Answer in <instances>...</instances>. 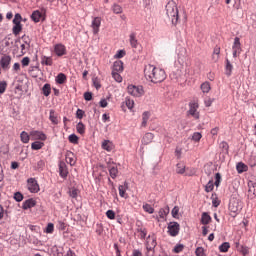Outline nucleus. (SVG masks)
Here are the masks:
<instances>
[{
    "label": "nucleus",
    "mask_w": 256,
    "mask_h": 256,
    "mask_svg": "<svg viewBox=\"0 0 256 256\" xmlns=\"http://www.w3.org/2000/svg\"><path fill=\"white\" fill-rule=\"evenodd\" d=\"M144 77L151 83H163L164 79H167L165 70L148 64L144 68Z\"/></svg>",
    "instance_id": "1"
},
{
    "label": "nucleus",
    "mask_w": 256,
    "mask_h": 256,
    "mask_svg": "<svg viewBox=\"0 0 256 256\" xmlns=\"http://www.w3.org/2000/svg\"><path fill=\"white\" fill-rule=\"evenodd\" d=\"M166 15L171 19L172 25H177L179 23V8H177V3L170 0L166 4Z\"/></svg>",
    "instance_id": "2"
},
{
    "label": "nucleus",
    "mask_w": 256,
    "mask_h": 256,
    "mask_svg": "<svg viewBox=\"0 0 256 256\" xmlns=\"http://www.w3.org/2000/svg\"><path fill=\"white\" fill-rule=\"evenodd\" d=\"M188 111L186 112L187 117H193L196 121L200 119L201 113L198 112L199 109V100H191L188 104Z\"/></svg>",
    "instance_id": "3"
},
{
    "label": "nucleus",
    "mask_w": 256,
    "mask_h": 256,
    "mask_svg": "<svg viewBox=\"0 0 256 256\" xmlns=\"http://www.w3.org/2000/svg\"><path fill=\"white\" fill-rule=\"evenodd\" d=\"M52 53H54L56 57H65V55H67V46L63 43H56L53 45Z\"/></svg>",
    "instance_id": "4"
},
{
    "label": "nucleus",
    "mask_w": 256,
    "mask_h": 256,
    "mask_svg": "<svg viewBox=\"0 0 256 256\" xmlns=\"http://www.w3.org/2000/svg\"><path fill=\"white\" fill-rule=\"evenodd\" d=\"M127 91L129 95H132V97H143V95L145 94L143 86L129 85L127 87Z\"/></svg>",
    "instance_id": "5"
},
{
    "label": "nucleus",
    "mask_w": 256,
    "mask_h": 256,
    "mask_svg": "<svg viewBox=\"0 0 256 256\" xmlns=\"http://www.w3.org/2000/svg\"><path fill=\"white\" fill-rule=\"evenodd\" d=\"M167 229V233L170 237H177V235H179V231H181V225H179L178 222H170Z\"/></svg>",
    "instance_id": "6"
},
{
    "label": "nucleus",
    "mask_w": 256,
    "mask_h": 256,
    "mask_svg": "<svg viewBox=\"0 0 256 256\" xmlns=\"http://www.w3.org/2000/svg\"><path fill=\"white\" fill-rule=\"evenodd\" d=\"M27 189L30 193H38L41 191V188L39 187V183L35 178L27 179Z\"/></svg>",
    "instance_id": "7"
},
{
    "label": "nucleus",
    "mask_w": 256,
    "mask_h": 256,
    "mask_svg": "<svg viewBox=\"0 0 256 256\" xmlns=\"http://www.w3.org/2000/svg\"><path fill=\"white\" fill-rule=\"evenodd\" d=\"M11 61H12L11 56L7 54L2 55L0 59L1 69H3V71H9V69H11Z\"/></svg>",
    "instance_id": "8"
},
{
    "label": "nucleus",
    "mask_w": 256,
    "mask_h": 256,
    "mask_svg": "<svg viewBox=\"0 0 256 256\" xmlns=\"http://www.w3.org/2000/svg\"><path fill=\"white\" fill-rule=\"evenodd\" d=\"M30 137H32L33 141H47V134L39 130H32Z\"/></svg>",
    "instance_id": "9"
},
{
    "label": "nucleus",
    "mask_w": 256,
    "mask_h": 256,
    "mask_svg": "<svg viewBox=\"0 0 256 256\" xmlns=\"http://www.w3.org/2000/svg\"><path fill=\"white\" fill-rule=\"evenodd\" d=\"M59 167V175L62 179H67L69 177V168L65 161H60L58 164Z\"/></svg>",
    "instance_id": "10"
},
{
    "label": "nucleus",
    "mask_w": 256,
    "mask_h": 256,
    "mask_svg": "<svg viewBox=\"0 0 256 256\" xmlns=\"http://www.w3.org/2000/svg\"><path fill=\"white\" fill-rule=\"evenodd\" d=\"M100 27H101V17H94L91 24L93 35H99Z\"/></svg>",
    "instance_id": "11"
},
{
    "label": "nucleus",
    "mask_w": 256,
    "mask_h": 256,
    "mask_svg": "<svg viewBox=\"0 0 256 256\" xmlns=\"http://www.w3.org/2000/svg\"><path fill=\"white\" fill-rule=\"evenodd\" d=\"M65 160H66V163H68V165H70L71 167H74V165L77 163V159L75 158V153L69 150L66 151Z\"/></svg>",
    "instance_id": "12"
},
{
    "label": "nucleus",
    "mask_w": 256,
    "mask_h": 256,
    "mask_svg": "<svg viewBox=\"0 0 256 256\" xmlns=\"http://www.w3.org/2000/svg\"><path fill=\"white\" fill-rule=\"evenodd\" d=\"M123 61L117 60L112 65V72L114 73H123L124 71Z\"/></svg>",
    "instance_id": "13"
},
{
    "label": "nucleus",
    "mask_w": 256,
    "mask_h": 256,
    "mask_svg": "<svg viewBox=\"0 0 256 256\" xmlns=\"http://www.w3.org/2000/svg\"><path fill=\"white\" fill-rule=\"evenodd\" d=\"M35 205H37V201H35V199L33 198H29L23 202L22 209H24V211H27V209H33Z\"/></svg>",
    "instance_id": "14"
},
{
    "label": "nucleus",
    "mask_w": 256,
    "mask_h": 256,
    "mask_svg": "<svg viewBox=\"0 0 256 256\" xmlns=\"http://www.w3.org/2000/svg\"><path fill=\"white\" fill-rule=\"evenodd\" d=\"M228 209L230 211V216H232L233 218H235V217H237V215H239V206L237 205L236 202H231L229 204Z\"/></svg>",
    "instance_id": "15"
},
{
    "label": "nucleus",
    "mask_w": 256,
    "mask_h": 256,
    "mask_svg": "<svg viewBox=\"0 0 256 256\" xmlns=\"http://www.w3.org/2000/svg\"><path fill=\"white\" fill-rule=\"evenodd\" d=\"M153 139H155V135L151 132H147L143 137H142V145H149L150 143H153Z\"/></svg>",
    "instance_id": "16"
},
{
    "label": "nucleus",
    "mask_w": 256,
    "mask_h": 256,
    "mask_svg": "<svg viewBox=\"0 0 256 256\" xmlns=\"http://www.w3.org/2000/svg\"><path fill=\"white\" fill-rule=\"evenodd\" d=\"M129 41L132 49H137V47H139V40H137V33L132 32L129 35Z\"/></svg>",
    "instance_id": "17"
},
{
    "label": "nucleus",
    "mask_w": 256,
    "mask_h": 256,
    "mask_svg": "<svg viewBox=\"0 0 256 256\" xmlns=\"http://www.w3.org/2000/svg\"><path fill=\"white\" fill-rule=\"evenodd\" d=\"M127 189H129V183L124 182V185H119L118 190H119L120 197L127 199V197H128Z\"/></svg>",
    "instance_id": "18"
},
{
    "label": "nucleus",
    "mask_w": 256,
    "mask_h": 256,
    "mask_svg": "<svg viewBox=\"0 0 256 256\" xmlns=\"http://www.w3.org/2000/svg\"><path fill=\"white\" fill-rule=\"evenodd\" d=\"M232 51H235L236 53H241L243 51V48H241V38L235 37L234 43L232 45Z\"/></svg>",
    "instance_id": "19"
},
{
    "label": "nucleus",
    "mask_w": 256,
    "mask_h": 256,
    "mask_svg": "<svg viewBox=\"0 0 256 256\" xmlns=\"http://www.w3.org/2000/svg\"><path fill=\"white\" fill-rule=\"evenodd\" d=\"M102 149H104V151H107L108 153H111V151L115 149V144H113V142H111L110 140H104L102 142Z\"/></svg>",
    "instance_id": "20"
},
{
    "label": "nucleus",
    "mask_w": 256,
    "mask_h": 256,
    "mask_svg": "<svg viewBox=\"0 0 256 256\" xmlns=\"http://www.w3.org/2000/svg\"><path fill=\"white\" fill-rule=\"evenodd\" d=\"M225 75L228 77L233 75V64H231V61L228 58L225 59Z\"/></svg>",
    "instance_id": "21"
},
{
    "label": "nucleus",
    "mask_w": 256,
    "mask_h": 256,
    "mask_svg": "<svg viewBox=\"0 0 256 256\" xmlns=\"http://www.w3.org/2000/svg\"><path fill=\"white\" fill-rule=\"evenodd\" d=\"M221 55V47L219 45H216L213 49V54H212V61L214 63H217L219 61Z\"/></svg>",
    "instance_id": "22"
},
{
    "label": "nucleus",
    "mask_w": 256,
    "mask_h": 256,
    "mask_svg": "<svg viewBox=\"0 0 256 256\" xmlns=\"http://www.w3.org/2000/svg\"><path fill=\"white\" fill-rule=\"evenodd\" d=\"M31 19L34 23H39L43 19V13L39 10H35L31 14Z\"/></svg>",
    "instance_id": "23"
},
{
    "label": "nucleus",
    "mask_w": 256,
    "mask_h": 256,
    "mask_svg": "<svg viewBox=\"0 0 256 256\" xmlns=\"http://www.w3.org/2000/svg\"><path fill=\"white\" fill-rule=\"evenodd\" d=\"M55 81L57 85H65L67 83V75L61 72L56 76Z\"/></svg>",
    "instance_id": "24"
},
{
    "label": "nucleus",
    "mask_w": 256,
    "mask_h": 256,
    "mask_svg": "<svg viewBox=\"0 0 256 256\" xmlns=\"http://www.w3.org/2000/svg\"><path fill=\"white\" fill-rule=\"evenodd\" d=\"M41 65H46V67H52L53 66V57L42 56L41 57Z\"/></svg>",
    "instance_id": "25"
},
{
    "label": "nucleus",
    "mask_w": 256,
    "mask_h": 256,
    "mask_svg": "<svg viewBox=\"0 0 256 256\" xmlns=\"http://www.w3.org/2000/svg\"><path fill=\"white\" fill-rule=\"evenodd\" d=\"M108 171L112 179H117V175H119V169L115 165H110Z\"/></svg>",
    "instance_id": "26"
},
{
    "label": "nucleus",
    "mask_w": 256,
    "mask_h": 256,
    "mask_svg": "<svg viewBox=\"0 0 256 256\" xmlns=\"http://www.w3.org/2000/svg\"><path fill=\"white\" fill-rule=\"evenodd\" d=\"M212 221L211 215L208 212H203L201 216V223L202 225H209Z\"/></svg>",
    "instance_id": "27"
},
{
    "label": "nucleus",
    "mask_w": 256,
    "mask_h": 256,
    "mask_svg": "<svg viewBox=\"0 0 256 256\" xmlns=\"http://www.w3.org/2000/svg\"><path fill=\"white\" fill-rule=\"evenodd\" d=\"M49 120L51 121L52 125H59V118L55 114V110L51 109L49 114Z\"/></svg>",
    "instance_id": "28"
},
{
    "label": "nucleus",
    "mask_w": 256,
    "mask_h": 256,
    "mask_svg": "<svg viewBox=\"0 0 256 256\" xmlns=\"http://www.w3.org/2000/svg\"><path fill=\"white\" fill-rule=\"evenodd\" d=\"M111 11L112 13H114L115 15H121V13H123V7L117 3H114L111 6Z\"/></svg>",
    "instance_id": "29"
},
{
    "label": "nucleus",
    "mask_w": 256,
    "mask_h": 256,
    "mask_svg": "<svg viewBox=\"0 0 256 256\" xmlns=\"http://www.w3.org/2000/svg\"><path fill=\"white\" fill-rule=\"evenodd\" d=\"M43 147H45V143L41 141H35L31 144L32 151H39L40 149H43Z\"/></svg>",
    "instance_id": "30"
},
{
    "label": "nucleus",
    "mask_w": 256,
    "mask_h": 256,
    "mask_svg": "<svg viewBox=\"0 0 256 256\" xmlns=\"http://www.w3.org/2000/svg\"><path fill=\"white\" fill-rule=\"evenodd\" d=\"M20 140L25 144L29 143L31 141V134L29 135L26 131H22L20 133Z\"/></svg>",
    "instance_id": "31"
},
{
    "label": "nucleus",
    "mask_w": 256,
    "mask_h": 256,
    "mask_svg": "<svg viewBox=\"0 0 256 256\" xmlns=\"http://www.w3.org/2000/svg\"><path fill=\"white\" fill-rule=\"evenodd\" d=\"M42 95H44V97H49V95H51V84L46 83L43 85Z\"/></svg>",
    "instance_id": "32"
},
{
    "label": "nucleus",
    "mask_w": 256,
    "mask_h": 256,
    "mask_svg": "<svg viewBox=\"0 0 256 256\" xmlns=\"http://www.w3.org/2000/svg\"><path fill=\"white\" fill-rule=\"evenodd\" d=\"M236 170L238 171V173H245L246 171L249 170V167L245 163L239 162L236 165Z\"/></svg>",
    "instance_id": "33"
},
{
    "label": "nucleus",
    "mask_w": 256,
    "mask_h": 256,
    "mask_svg": "<svg viewBox=\"0 0 256 256\" xmlns=\"http://www.w3.org/2000/svg\"><path fill=\"white\" fill-rule=\"evenodd\" d=\"M95 233L98 235V237H103V233H105V228L103 227V224L101 223L96 224Z\"/></svg>",
    "instance_id": "34"
},
{
    "label": "nucleus",
    "mask_w": 256,
    "mask_h": 256,
    "mask_svg": "<svg viewBox=\"0 0 256 256\" xmlns=\"http://www.w3.org/2000/svg\"><path fill=\"white\" fill-rule=\"evenodd\" d=\"M186 171V168H185V164H183V162H179L176 164V173L178 175H184Z\"/></svg>",
    "instance_id": "35"
},
{
    "label": "nucleus",
    "mask_w": 256,
    "mask_h": 256,
    "mask_svg": "<svg viewBox=\"0 0 256 256\" xmlns=\"http://www.w3.org/2000/svg\"><path fill=\"white\" fill-rule=\"evenodd\" d=\"M212 205L213 207H219L221 205V200L217 196V193L213 192L211 195Z\"/></svg>",
    "instance_id": "36"
},
{
    "label": "nucleus",
    "mask_w": 256,
    "mask_h": 256,
    "mask_svg": "<svg viewBox=\"0 0 256 256\" xmlns=\"http://www.w3.org/2000/svg\"><path fill=\"white\" fill-rule=\"evenodd\" d=\"M149 117H151V113L149 111H145L142 114V127H147V122L149 121Z\"/></svg>",
    "instance_id": "37"
},
{
    "label": "nucleus",
    "mask_w": 256,
    "mask_h": 256,
    "mask_svg": "<svg viewBox=\"0 0 256 256\" xmlns=\"http://www.w3.org/2000/svg\"><path fill=\"white\" fill-rule=\"evenodd\" d=\"M229 249H231V244L229 242H223L219 246L220 253H227L229 251Z\"/></svg>",
    "instance_id": "38"
},
{
    "label": "nucleus",
    "mask_w": 256,
    "mask_h": 256,
    "mask_svg": "<svg viewBox=\"0 0 256 256\" xmlns=\"http://www.w3.org/2000/svg\"><path fill=\"white\" fill-rule=\"evenodd\" d=\"M136 231L138 233H140V239H146L147 237V228L143 227V226H138V228L136 229Z\"/></svg>",
    "instance_id": "39"
},
{
    "label": "nucleus",
    "mask_w": 256,
    "mask_h": 256,
    "mask_svg": "<svg viewBox=\"0 0 256 256\" xmlns=\"http://www.w3.org/2000/svg\"><path fill=\"white\" fill-rule=\"evenodd\" d=\"M23 31V24H14L12 28L13 35L17 36Z\"/></svg>",
    "instance_id": "40"
},
{
    "label": "nucleus",
    "mask_w": 256,
    "mask_h": 256,
    "mask_svg": "<svg viewBox=\"0 0 256 256\" xmlns=\"http://www.w3.org/2000/svg\"><path fill=\"white\" fill-rule=\"evenodd\" d=\"M111 75L116 83H123V77L121 76V72H112Z\"/></svg>",
    "instance_id": "41"
},
{
    "label": "nucleus",
    "mask_w": 256,
    "mask_h": 256,
    "mask_svg": "<svg viewBox=\"0 0 256 256\" xmlns=\"http://www.w3.org/2000/svg\"><path fill=\"white\" fill-rule=\"evenodd\" d=\"M142 209L146 212L149 213L150 215H153L155 213V208H153V206H151V204H144L142 206Z\"/></svg>",
    "instance_id": "42"
},
{
    "label": "nucleus",
    "mask_w": 256,
    "mask_h": 256,
    "mask_svg": "<svg viewBox=\"0 0 256 256\" xmlns=\"http://www.w3.org/2000/svg\"><path fill=\"white\" fill-rule=\"evenodd\" d=\"M200 89L203 93H209L211 91V84L209 82H203Z\"/></svg>",
    "instance_id": "43"
},
{
    "label": "nucleus",
    "mask_w": 256,
    "mask_h": 256,
    "mask_svg": "<svg viewBox=\"0 0 256 256\" xmlns=\"http://www.w3.org/2000/svg\"><path fill=\"white\" fill-rule=\"evenodd\" d=\"M68 141L73 145H79V136H77L76 134H71L68 137Z\"/></svg>",
    "instance_id": "44"
},
{
    "label": "nucleus",
    "mask_w": 256,
    "mask_h": 256,
    "mask_svg": "<svg viewBox=\"0 0 256 256\" xmlns=\"http://www.w3.org/2000/svg\"><path fill=\"white\" fill-rule=\"evenodd\" d=\"M76 131L79 135H85V124H83V122H79L76 125Z\"/></svg>",
    "instance_id": "45"
},
{
    "label": "nucleus",
    "mask_w": 256,
    "mask_h": 256,
    "mask_svg": "<svg viewBox=\"0 0 256 256\" xmlns=\"http://www.w3.org/2000/svg\"><path fill=\"white\" fill-rule=\"evenodd\" d=\"M215 189V184L213 183V180H209V182L205 185V192L211 193Z\"/></svg>",
    "instance_id": "46"
},
{
    "label": "nucleus",
    "mask_w": 256,
    "mask_h": 256,
    "mask_svg": "<svg viewBox=\"0 0 256 256\" xmlns=\"http://www.w3.org/2000/svg\"><path fill=\"white\" fill-rule=\"evenodd\" d=\"M249 247L246 245H241L240 248L238 249L239 253H241V255L243 256H247L249 255Z\"/></svg>",
    "instance_id": "47"
},
{
    "label": "nucleus",
    "mask_w": 256,
    "mask_h": 256,
    "mask_svg": "<svg viewBox=\"0 0 256 256\" xmlns=\"http://www.w3.org/2000/svg\"><path fill=\"white\" fill-rule=\"evenodd\" d=\"M247 163H248L249 167H251V168L256 167V155H251L248 158Z\"/></svg>",
    "instance_id": "48"
},
{
    "label": "nucleus",
    "mask_w": 256,
    "mask_h": 256,
    "mask_svg": "<svg viewBox=\"0 0 256 256\" xmlns=\"http://www.w3.org/2000/svg\"><path fill=\"white\" fill-rule=\"evenodd\" d=\"M203 135L201 134V132H194L192 135V141H195V143H199V141H201Z\"/></svg>",
    "instance_id": "49"
},
{
    "label": "nucleus",
    "mask_w": 256,
    "mask_h": 256,
    "mask_svg": "<svg viewBox=\"0 0 256 256\" xmlns=\"http://www.w3.org/2000/svg\"><path fill=\"white\" fill-rule=\"evenodd\" d=\"M21 21H23V17L21 16V14H19V13L15 14L14 19H13V24L21 25Z\"/></svg>",
    "instance_id": "50"
},
{
    "label": "nucleus",
    "mask_w": 256,
    "mask_h": 256,
    "mask_svg": "<svg viewBox=\"0 0 256 256\" xmlns=\"http://www.w3.org/2000/svg\"><path fill=\"white\" fill-rule=\"evenodd\" d=\"M36 171H43L45 169V161L44 160H39L36 164Z\"/></svg>",
    "instance_id": "51"
},
{
    "label": "nucleus",
    "mask_w": 256,
    "mask_h": 256,
    "mask_svg": "<svg viewBox=\"0 0 256 256\" xmlns=\"http://www.w3.org/2000/svg\"><path fill=\"white\" fill-rule=\"evenodd\" d=\"M69 195L70 197H72V199H77L78 195H79V189L77 188H72L70 191H69Z\"/></svg>",
    "instance_id": "52"
},
{
    "label": "nucleus",
    "mask_w": 256,
    "mask_h": 256,
    "mask_svg": "<svg viewBox=\"0 0 256 256\" xmlns=\"http://www.w3.org/2000/svg\"><path fill=\"white\" fill-rule=\"evenodd\" d=\"M248 187H249V192L251 193V191H253V195H255L256 193V182L254 181H249L248 182Z\"/></svg>",
    "instance_id": "53"
},
{
    "label": "nucleus",
    "mask_w": 256,
    "mask_h": 256,
    "mask_svg": "<svg viewBox=\"0 0 256 256\" xmlns=\"http://www.w3.org/2000/svg\"><path fill=\"white\" fill-rule=\"evenodd\" d=\"M55 231V225L53 223H48L45 229V233L52 234Z\"/></svg>",
    "instance_id": "54"
},
{
    "label": "nucleus",
    "mask_w": 256,
    "mask_h": 256,
    "mask_svg": "<svg viewBox=\"0 0 256 256\" xmlns=\"http://www.w3.org/2000/svg\"><path fill=\"white\" fill-rule=\"evenodd\" d=\"M220 149H222V151H224L225 153H229V143H227L226 141H222L220 143Z\"/></svg>",
    "instance_id": "55"
},
{
    "label": "nucleus",
    "mask_w": 256,
    "mask_h": 256,
    "mask_svg": "<svg viewBox=\"0 0 256 256\" xmlns=\"http://www.w3.org/2000/svg\"><path fill=\"white\" fill-rule=\"evenodd\" d=\"M7 91V81H0V95Z\"/></svg>",
    "instance_id": "56"
},
{
    "label": "nucleus",
    "mask_w": 256,
    "mask_h": 256,
    "mask_svg": "<svg viewBox=\"0 0 256 256\" xmlns=\"http://www.w3.org/2000/svg\"><path fill=\"white\" fill-rule=\"evenodd\" d=\"M195 255L196 256H206L205 254V248L203 247H197L195 250Z\"/></svg>",
    "instance_id": "57"
},
{
    "label": "nucleus",
    "mask_w": 256,
    "mask_h": 256,
    "mask_svg": "<svg viewBox=\"0 0 256 256\" xmlns=\"http://www.w3.org/2000/svg\"><path fill=\"white\" fill-rule=\"evenodd\" d=\"M185 249V245L183 244H177L174 249H173V252L174 253H181L183 252V250Z\"/></svg>",
    "instance_id": "58"
},
{
    "label": "nucleus",
    "mask_w": 256,
    "mask_h": 256,
    "mask_svg": "<svg viewBox=\"0 0 256 256\" xmlns=\"http://www.w3.org/2000/svg\"><path fill=\"white\" fill-rule=\"evenodd\" d=\"M14 199L17 203H21L23 201V194L21 192H15Z\"/></svg>",
    "instance_id": "59"
},
{
    "label": "nucleus",
    "mask_w": 256,
    "mask_h": 256,
    "mask_svg": "<svg viewBox=\"0 0 256 256\" xmlns=\"http://www.w3.org/2000/svg\"><path fill=\"white\" fill-rule=\"evenodd\" d=\"M125 103H126V107H127L128 109H133V107H135V101H133V100L130 99V98H126Z\"/></svg>",
    "instance_id": "60"
},
{
    "label": "nucleus",
    "mask_w": 256,
    "mask_h": 256,
    "mask_svg": "<svg viewBox=\"0 0 256 256\" xmlns=\"http://www.w3.org/2000/svg\"><path fill=\"white\" fill-rule=\"evenodd\" d=\"M171 213L174 219H179V206H175Z\"/></svg>",
    "instance_id": "61"
},
{
    "label": "nucleus",
    "mask_w": 256,
    "mask_h": 256,
    "mask_svg": "<svg viewBox=\"0 0 256 256\" xmlns=\"http://www.w3.org/2000/svg\"><path fill=\"white\" fill-rule=\"evenodd\" d=\"M214 185L216 187H219V185H221V173H216L215 174V182Z\"/></svg>",
    "instance_id": "62"
},
{
    "label": "nucleus",
    "mask_w": 256,
    "mask_h": 256,
    "mask_svg": "<svg viewBox=\"0 0 256 256\" xmlns=\"http://www.w3.org/2000/svg\"><path fill=\"white\" fill-rule=\"evenodd\" d=\"M106 217L108 219H110L111 221H113V219H115V211L113 210H107L106 212Z\"/></svg>",
    "instance_id": "63"
},
{
    "label": "nucleus",
    "mask_w": 256,
    "mask_h": 256,
    "mask_svg": "<svg viewBox=\"0 0 256 256\" xmlns=\"http://www.w3.org/2000/svg\"><path fill=\"white\" fill-rule=\"evenodd\" d=\"M85 101H93V93L92 92H85L84 93Z\"/></svg>",
    "instance_id": "64"
}]
</instances>
